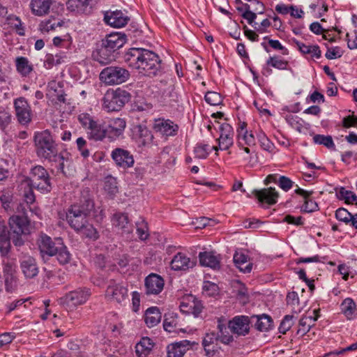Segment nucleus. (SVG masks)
<instances>
[{"instance_id": "f257e3e1", "label": "nucleus", "mask_w": 357, "mask_h": 357, "mask_svg": "<svg viewBox=\"0 0 357 357\" xmlns=\"http://www.w3.org/2000/svg\"><path fill=\"white\" fill-rule=\"evenodd\" d=\"M94 208V202L89 197H84L80 203L72 205L66 213V220L71 228L82 236L97 240L99 234L86 218Z\"/></svg>"}, {"instance_id": "f03ea898", "label": "nucleus", "mask_w": 357, "mask_h": 357, "mask_svg": "<svg viewBox=\"0 0 357 357\" xmlns=\"http://www.w3.org/2000/svg\"><path fill=\"white\" fill-rule=\"evenodd\" d=\"M129 68L147 77H155L161 71V59L153 51L144 48H130L123 56Z\"/></svg>"}, {"instance_id": "7ed1b4c3", "label": "nucleus", "mask_w": 357, "mask_h": 357, "mask_svg": "<svg viewBox=\"0 0 357 357\" xmlns=\"http://www.w3.org/2000/svg\"><path fill=\"white\" fill-rule=\"evenodd\" d=\"M33 143L36 155L43 160H53L58 151L56 136L50 130L36 131L33 135Z\"/></svg>"}, {"instance_id": "20e7f679", "label": "nucleus", "mask_w": 357, "mask_h": 357, "mask_svg": "<svg viewBox=\"0 0 357 357\" xmlns=\"http://www.w3.org/2000/svg\"><path fill=\"white\" fill-rule=\"evenodd\" d=\"M130 99V94L121 88L109 89L104 94L102 108L107 112H119Z\"/></svg>"}, {"instance_id": "39448f33", "label": "nucleus", "mask_w": 357, "mask_h": 357, "mask_svg": "<svg viewBox=\"0 0 357 357\" xmlns=\"http://www.w3.org/2000/svg\"><path fill=\"white\" fill-rule=\"evenodd\" d=\"M78 120L86 130L87 137L95 141H102L107 138L106 123L95 121L90 114L82 113L78 116Z\"/></svg>"}, {"instance_id": "423d86ee", "label": "nucleus", "mask_w": 357, "mask_h": 357, "mask_svg": "<svg viewBox=\"0 0 357 357\" xmlns=\"http://www.w3.org/2000/svg\"><path fill=\"white\" fill-rule=\"evenodd\" d=\"M27 181L33 188L43 194L50 192L52 188L50 174L41 165H36L31 169Z\"/></svg>"}, {"instance_id": "0eeeda50", "label": "nucleus", "mask_w": 357, "mask_h": 357, "mask_svg": "<svg viewBox=\"0 0 357 357\" xmlns=\"http://www.w3.org/2000/svg\"><path fill=\"white\" fill-rule=\"evenodd\" d=\"M130 76V72L126 68L115 66L106 67L102 70L99 78L107 85H115L126 82Z\"/></svg>"}, {"instance_id": "6e6552de", "label": "nucleus", "mask_w": 357, "mask_h": 357, "mask_svg": "<svg viewBox=\"0 0 357 357\" xmlns=\"http://www.w3.org/2000/svg\"><path fill=\"white\" fill-rule=\"evenodd\" d=\"M91 296L86 288H78L67 293L60 298V303L68 310H73L78 305L84 304Z\"/></svg>"}, {"instance_id": "1a4fd4ad", "label": "nucleus", "mask_w": 357, "mask_h": 357, "mask_svg": "<svg viewBox=\"0 0 357 357\" xmlns=\"http://www.w3.org/2000/svg\"><path fill=\"white\" fill-rule=\"evenodd\" d=\"M13 107L17 122L22 126H28L32 120V110L27 100L24 97L14 99Z\"/></svg>"}, {"instance_id": "9d476101", "label": "nucleus", "mask_w": 357, "mask_h": 357, "mask_svg": "<svg viewBox=\"0 0 357 357\" xmlns=\"http://www.w3.org/2000/svg\"><path fill=\"white\" fill-rule=\"evenodd\" d=\"M178 128V126L173 121L165 118L155 119L152 126L153 131L165 139L176 136Z\"/></svg>"}, {"instance_id": "9b49d317", "label": "nucleus", "mask_w": 357, "mask_h": 357, "mask_svg": "<svg viewBox=\"0 0 357 357\" xmlns=\"http://www.w3.org/2000/svg\"><path fill=\"white\" fill-rule=\"evenodd\" d=\"M220 135L217 141L218 146H213L212 149L218 151V150L227 151L234 144V132L233 128L227 123H224L220 126Z\"/></svg>"}, {"instance_id": "f8f14e48", "label": "nucleus", "mask_w": 357, "mask_h": 357, "mask_svg": "<svg viewBox=\"0 0 357 357\" xmlns=\"http://www.w3.org/2000/svg\"><path fill=\"white\" fill-rule=\"evenodd\" d=\"M8 224L11 231L16 236L27 235L31 232V223L26 215H12Z\"/></svg>"}, {"instance_id": "ddd939ff", "label": "nucleus", "mask_w": 357, "mask_h": 357, "mask_svg": "<svg viewBox=\"0 0 357 357\" xmlns=\"http://www.w3.org/2000/svg\"><path fill=\"white\" fill-rule=\"evenodd\" d=\"M111 158L116 167L126 169L133 167L135 160L132 154L123 148H116L111 152Z\"/></svg>"}, {"instance_id": "4468645a", "label": "nucleus", "mask_w": 357, "mask_h": 357, "mask_svg": "<svg viewBox=\"0 0 357 357\" xmlns=\"http://www.w3.org/2000/svg\"><path fill=\"white\" fill-rule=\"evenodd\" d=\"M179 307L182 312L197 317L202 311L203 305L195 296L188 294L182 298Z\"/></svg>"}, {"instance_id": "2eb2a0df", "label": "nucleus", "mask_w": 357, "mask_h": 357, "mask_svg": "<svg viewBox=\"0 0 357 357\" xmlns=\"http://www.w3.org/2000/svg\"><path fill=\"white\" fill-rule=\"evenodd\" d=\"M61 238L56 239L53 241L52 238L45 234L41 233L37 239V245L40 254L43 257L47 255L52 257L56 253L58 248V241Z\"/></svg>"}, {"instance_id": "dca6fc26", "label": "nucleus", "mask_w": 357, "mask_h": 357, "mask_svg": "<svg viewBox=\"0 0 357 357\" xmlns=\"http://www.w3.org/2000/svg\"><path fill=\"white\" fill-rule=\"evenodd\" d=\"M126 127V121L122 118L110 119L106 123L107 139L116 140L123 135Z\"/></svg>"}, {"instance_id": "f3484780", "label": "nucleus", "mask_w": 357, "mask_h": 357, "mask_svg": "<svg viewBox=\"0 0 357 357\" xmlns=\"http://www.w3.org/2000/svg\"><path fill=\"white\" fill-rule=\"evenodd\" d=\"M165 281L158 274L151 273L144 280L145 293L147 295H158L164 289Z\"/></svg>"}, {"instance_id": "a211bd4d", "label": "nucleus", "mask_w": 357, "mask_h": 357, "mask_svg": "<svg viewBox=\"0 0 357 357\" xmlns=\"http://www.w3.org/2000/svg\"><path fill=\"white\" fill-rule=\"evenodd\" d=\"M105 296L117 303H121L127 298L128 289L121 284L111 280L107 287Z\"/></svg>"}, {"instance_id": "6ab92c4d", "label": "nucleus", "mask_w": 357, "mask_h": 357, "mask_svg": "<svg viewBox=\"0 0 357 357\" xmlns=\"http://www.w3.org/2000/svg\"><path fill=\"white\" fill-rule=\"evenodd\" d=\"M252 194L257 199L259 203L267 205H274L277 203L279 197L278 192L275 188L272 187L261 190H254Z\"/></svg>"}, {"instance_id": "aec40b11", "label": "nucleus", "mask_w": 357, "mask_h": 357, "mask_svg": "<svg viewBox=\"0 0 357 357\" xmlns=\"http://www.w3.org/2000/svg\"><path fill=\"white\" fill-rule=\"evenodd\" d=\"M230 331L238 335L245 336L250 331V319L247 316H236L229 321Z\"/></svg>"}, {"instance_id": "412c9836", "label": "nucleus", "mask_w": 357, "mask_h": 357, "mask_svg": "<svg viewBox=\"0 0 357 357\" xmlns=\"http://www.w3.org/2000/svg\"><path fill=\"white\" fill-rule=\"evenodd\" d=\"M105 22L114 28H121L126 26L130 20L127 14L122 10L107 11L105 14Z\"/></svg>"}, {"instance_id": "4be33fe9", "label": "nucleus", "mask_w": 357, "mask_h": 357, "mask_svg": "<svg viewBox=\"0 0 357 357\" xmlns=\"http://www.w3.org/2000/svg\"><path fill=\"white\" fill-rule=\"evenodd\" d=\"M295 193L300 195L302 198L303 205L301 210L305 213H312L319 211V205L312 197V191L305 190L302 188H298L295 190Z\"/></svg>"}, {"instance_id": "5701e85b", "label": "nucleus", "mask_w": 357, "mask_h": 357, "mask_svg": "<svg viewBox=\"0 0 357 357\" xmlns=\"http://www.w3.org/2000/svg\"><path fill=\"white\" fill-rule=\"evenodd\" d=\"M194 266V261L183 252L176 253L170 261L171 268L176 271H186Z\"/></svg>"}, {"instance_id": "b1692460", "label": "nucleus", "mask_w": 357, "mask_h": 357, "mask_svg": "<svg viewBox=\"0 0 357 357\" xmlns=\"http://www.w3.org/2000/svg\"><path fill=\"white\" fill-rule=\"evenodd\" d=\"M20 268L26 278H33L38 273L36 259L30 255H24L20 260Z\"/></svg>"}, {"instance_id": "393cba45", "label": "nucleus", "mask_w": 357, "mask_h": 357, "mask_svg": "<svg viewBox=\"0 0 357 357\" xmlns=\"http://www.w3.org/2000/svg\"><path fill=\"white\" fill-rule=\"evenodd\" d=\"M127 41L126 35L121 32H113L109 34L102 41L109 52H114L122 47Z\"/></svg>"}, {"instance_id": "a878e982", "label": "nucleus", "mask_w": 357, "mask_h": 357, "mask_svg": "<svg viewBox=\"0 0 357 357\" xmlns=\"http://www.w3.org/2000/svg\"><path fill=\"white\" fill-rule=\"evenodd\" d=\"M94 0H68L67 9L76 14H86L91 12Z\"/></svg>"}, {"instance_id": "bb28decb", "label": "nucleus", "mask_w": 357, "mask_h": 357, "mask_svg": "<svg viewBox=\"0 0 357 357\" xmlns=\"http://www.w3.org/2000/svg\"><path fill=\"white\" fill-rule=\"evenodd\" d=\"M192 344L187 340L169 344L167 347V357H183Z\"/></svg>"}, {"instance_id": "cd10ccee", "label": "nucleus", "mask_w": 357, "mask_h": 357, "mask_svg": "<svg viewBox=\"0 0 357 357\" xmlns=\"http://www.w3.org/2000/svg\"><path fill=\"white\" fill-rule=\"evenodd\" d=\"M53 0H31L29 4L31 13L38 17L47 15Z\"/></svg>"}, {"instance_id": "c85d7f7f", "label": "nucleus", "mask_w": 357, "mask_h": 357, "mask_svg": "<svg viewBox=\"0 0 357 357\" xmlns=\"http://www.w3.org/2000/svg\"><path fill=\"white\" fill-rule=\"evenodd\" d=\"M112 225L121 229L123 233L130 234L132 231V226L126 213H116L112 218Z\"/></svg>"}, {"instance_id": "c756f323", "label": "nucleus", "mask_w": 357, "mask_h": 357, "mask_svg": "<svg viewBox=\"0 0 357 357\" xmlns=\"http://www.w3.org/2000/svg\"><path fill=\"white\" fill-rule=\"evenodd\" d=\"M199 259L202 266L210 267L214 270H218L220 267V257L215 255L213 252H200Z\"/></svg>"}, {"instance_id": "7c9ffc66", "label": "nucleus", "mask_w": 357, "mask_h": 357, "mask_svg": "<svg viewBox=\"0 0 357 357\" xmlns=\"http://www.w3.org/2000/svg\"><path fill=\"white\" fill-rule=\"evenodd\" d=\"M17 72L24 77H29L33 70V65L24 56H17L15 61Z\"/></svg>"}, {"instance_id": "2f4dec72", "label": "nucleus", "mask_w": 357, "mask_h": 357, "mask_svg": "<svg viewBox=\"0 0 357 357\" xmlns=\"http://www.w3.org/2000/svg\"><path fill=\"white\" fill-rule=\"evenodd\" d=\"M161 318V312L157 307L148 308L144 314V321L149 328L158 325L160 322Z\"/></svg>"}, {"instance_id": "473e14b6", "label": "nucleus", "mask_w": 357, "mask_h": 357, "mask_svg": "<svg viewBox=\"0 0 357 357\" xmlns=\"http://www.w3.org/2000/svg\"><path fill=\"white\" fill-rule=\"evenodd\" d=\"M233 259L235 265L241 272L250 273L251 271L252 264L248 261V256L242 251L236 252Z\"/></svg>"}, {"instance_id": "72a5a7b5", "label": "nucleus", "mask_w": 357, "mask_h": 357, "mask_svg": "<svg viewBox=\"0 0 357 357\" xmlns=\"http://www.w3.org/2000/svg\"><path fill=\"white\" fill-rule=\"evenodd\" d=\"M295 45L303 54H309L312 59H319L321 56V51L317 45H307L297 40H294Z\"/></svg>"}, {"instance_id": "f704fd0d", "label": "nucleus", "mask_w": 357, "mask_h": 357, "mask_svg": "<svg viewBox=\"0 0 357 357\" xmlns=\"http://www.w3.org/2000/svg\"><path fill=\"white\" fill-rule=\"evenodd\" d=\"M153 345V342L149 337H142L135 346L137 356L138 357H147L151 353Z\"/></svg>"}, {"instance_id": "c9c22d12", "label": "nucleus", "mask_w": 357, "mask_h": 357, "mask_svg": "<svg viewBox=\"0 0 357 357\" xmlns=\"http://www.w3.org/2000/svg\"><path fill=\"white\" fill-rule=\"evenodd\" d=\"M342 312L349 319H354L357 314L356 305L353 299L350 298H345L340 305Z\"/></svg>"}, {"instance_id": "e433bc0d", "label": "nucleus", "mask_w": 357, "mask_h": 357, "mask_svg": "<svg viewBox=\"0 0 357 357\" xmlns=\"http://www.w3.org/2000/svg\"><path fill=\"white\" fill-rule=\"evenodd\" d=\"M319 315L312 318L311 316H305L302 317L298 323L297 334L300 336L305 335L314 325V323L318 319Z\"/></svg>"}, {"instance_id": "4c0bfd02", "label": "nucleus", "mask_w": 357, "mask_h": 357, "mask_svg": "<svg viewBox=\"0 0 357 357\" xmlns=\"http://www.w3.org/2000/svg\"><path fill=\"white\" fill-rule=\"evenodd\" d=\"M61 264H66L70 262L71 255L62 240L58 241V248L55 255Z\"/></svg>"}, {"instance_id": "58836bf2", "label": "nucleus", "mask_w": 357, "mask_h": 357, "mask_svg": "<svg viewBox=\"0 0 357 357\" xmlns=\"http://www.w3.org/2000/svg\"><path fill=\"white\" fill-rule=\"evenodd\" d=\"M252 319H256L255 326L259 331H266L272 326V319L270 316L263 314L252 317Z\"/></svg>"}, {"instance_id": "ea45409f", "label": "nucleus", "mask_w": 357, "mask_h": 357, "mask_svg": "<svg viewBox=\"0 0 357 357\" xmlns=\"http://www.w3.org/2000/svg\"><path fill=\"white\" fill-rule=\"evenodd\" d=\"M113 52H109L105 45L102 44L101 48L93 54L95 59L102 65L111 62L114 59Z\"/></svg>"}, {"instance_id": "a19ab883", "label": "nucleus", "mask_w": 357, "mask_h": 357, "mask_svg": "<svg viewBox=\"0 0 357 357\" xmlns=\"http://www.w3.org/2000/svg\"><path fill=\"white\" fill-rule=\"evenodd\" d=\"M66 59V56L61 53L56 54H47L44 61V66L47 69H50L53 66L60 65L65 62Z\"/></svg>"}, {"instance_id": "79ce46f5", "label": "nucleus", "mask_w": 357, "mask_h": 357, "mask_svg": "<svg viewBox=\"0 0 357 357\" xmlns=\"http://www.w3.org/2000/svg\"><path fill=\"white\" fill-rule=\"evenodd\" d=\"M178 314L176 313H168L165 314L163 321V328L169 333L174 332L178 329Z\"/></svg>"}, {"instance_id": "37998d69", "label": "nucleus", "mask_w": 357, "mask_h": 357, "mask_svg": "<svg viewBox=\"0 0 357 357\" xmlns=\"http://www.w3.org/2000/svg\"><path fill=\"white\" fill-rule=\"evenodd\" d=\"M6 20L7 23L15 29L17 34L20 36L25 35L24 26H23L22 22L19 17L14 15H10L8 16Z\"/></svg>"}, {"instance_id": "c03bdc74", "label": "nucleus", "mask_w": 357, "mask_h": 357, "mask_svg": "<svg viewBox=\"0 0 357 357\" xmlns=\"http://www.w3.org/2000/svg\"><path fill=\"white\" fill-rule=\"evenodd\" d=\"M266 64L278 70H289V62L278 56H270L266 61Z\"/></svg>"}, {"instance_id": "a18cd8bd", "label": "nucleus", "mask_w": 357, "mask_h": 357, "mask_svg": "<svg viewBox=\"0 0 357 357\" xmlns=\"http://www.w3.org/2000/svg\"><path fill=\"white\" fill-rule=\"evenodd\" d=\"M3 275L16 274V260L10 257L2 258Z\"/></svg>"}, {"instance_id": "49530a36", "label": "nucleus", "mask_w": 357, "mask_h": 357, "mask_svg": "<svg viewBox=\"0 0 357 357\" xmlns=\"http://www.w3.org/2000/svg\"><path fill=\"white\" fill-rule=\"evenodd\" d=\"M212 150V146L208 144L198 143L194 148L195 157L198 159H206Z\"/></svg>"}, {"instance_id": "de8ad7c7", "label": "nucleus", "mask_w": 357, "mask_h": 357, "mask_svg": "<svg viewBox=\"0 0 357 357\" xmlns=\"http://www.w3.org/2000/svg\"><path fill=\"white\" fill-rule=\"evenodd\" d=\"M238 146H243L248 145L250 146L255 144V138L252 133L248 132V131L241 130L240 134H238Z\"/></svg>"}, {"instance_id": "09e8293b", "label": "nucleus", "mask_w": 357, "mask_h": 357, "mask_svg": "<svg viewBox=\"0 0 357 357\" xmlns=\"http://www.w3.org/2000/svg\"><path fill=\"white\" fill-rule=\"evenodd\" d=\"M339 199L344 200L347 204H353L357 202L356 195L351 190H346L344 188H341L337 192Z\"/></svg>"}, {"instance_id": "8fccbe9b", "label": "nucleus", "mask_w": 357, "mask_h": 357, "mask_svg": "<svg viewBox=\"0 0 357 357\" xmlns=\"http://www.w3.org/2000/svg\"><path fill=\"white\" fill-rule=\"evenodd\" d=\"M139 132V143L142 146L149 145L153 139V135L151 132L146 127L139 126L138 128Z\"/></svg>"}, {"instance_id": "3c124183", "label": "nucleus", "mask_w": 357, "mask_h": 357, "mask_svg": "<svg viewBox=\"0 0 357 357\" xmlns=\"http://www.w3.org/2000/svg\"><path fill=\"white\" fill-rule=\"evenodd\" d=\"M63 22L60 21L56 22L54 18H50L42 21L39 24V30L43 33H48L54 30L57 26H61Z\"/></svg>"}, {"instance_id": "603ef678", "label": "nucleus", "mask_w": 357, "mask_h": 357, "mask_svg": "<svg viewBox=\"0 0 357 357\" xmlns=\"http://www.w3.org/2000/svg\"><path fill=\"white\" fill-rule=\"evenodd\" d=\"M313 142L317 144L324 145L328 149H335V148L333 138L330 135H314Z\"/></svg>"}, {"instance_id": "864d4df0", "label": "nucleus", "mask_w": 357, "mask_h": 357, "mask_svg": "<svg viewBox=\"0 0 357 357\" xmlns=\"http://www.w3.org/2000/svg\"><path fill=\"white\" fill-rule=\"evenodd\" d=\"M218 328L219 330V333L216 335L218 341L225 344H229L233 342V336L227 333V328L224 325L219 324Z\"/></svg>"}, {"instance_id": "5fc2aeb1", "label": "nucleus", "mask_w": 357, "mask_h": 357, "mask_svg": "<svg viewBox=\"0 0 357 357\" xmlns=\"http://www.w3.org/2000/svg\"><path fill=\"white\" fill-rule=\"evenodd\" d=\"M264 39L268 40V45L274 50L279 51L281 54L287 56L289 54V50L286 47L283 46L278 40L271 39L268 36H265Z\"/></svg>"}, {"instance_id": "6e6d98bb", "label": "nucleus", "mask_w": 357, "mask_h": 357, "mask_svg": "<svg viewBox=\"0 0 357 357\" xmlns=\"http://www.w3.org/2000/svg\"><path fill=\"white\" fill-rule=\"evenodd\" d=\"M204 99L208 104L213 106L219 105L222 102L220 94L215 91H208L205 94Z\"/></svg>"}, {"instance_id": "4d7b16f0", "label": "nucleus", "mask_w": 357, "mask_h": 357, "mask_svg": "<svg viewBox=\"0 0 357 357\" xmlns=\"http://www.w3.org/2000/svg\"><path fill=\"white\" fill-rule=\"evenodd\" d=\"M24 185H27L28 187L27 190H25L23 193L24 201L27 205L31 204L35 202L36 199L33 189L29 186V183L28 181H26V180L22 182L21 188H22Z\"/></svg>"}, {"instance_id": "13d9d810", "label": "nucleus", "mask_w": 357, "mask_h": 357, "mask_svg": "<svg viewBox=\"0 0 357 357\" xmlns=\"http://www.w3.org/2000/svg\"><path fill=\"white\" fill-rule=\"evenodd\" d=\"M203 293L208 296H214L219 292L218 286L212 282L204 281L203 284Z\"/></svg>"}, {"instance_id": "bf43d9fd", "label": "nucleus", "mask_w": 357, "mask_h": 357, "mask_svg": "<svg viewBox=\"0 0 357 357\" xmlns=\"http://www.w3.org/2000/svg\"><path fill=\"white\" fill-rule=\"evenodd\" d=\"M285 120L292 128L301 130L303 128V121L296 115L289 114L286 116Z\"/></svg>"}, {"instance_id": "052dcab7", "label": "nucleus", "mask_w": 357, "mask_h": 357, "mask_svg": "<svg viewBox=\"0 0 357 357\" xmlns=\"http://www.w3.org/2000/svg\"><path fill=\"white\" fill-rule=\"evenodd\" d=\"M294 316L286 315L283 318L279 326V331L282 334H285L294 325Z\"/></svg>"}, {"instance_id": "680f3d73", "label": "nucleus", "mask_w": 357, "mask_h": 357, "mask_svg": "<svg viewBox=\"0 0 357 357\" xmlns=\"http://www.w3.org/2000/svg\"><path fill=\"white\" fill-rule=\"evenodd\" d=\"M5 280V287L8 292L14 291L17 286V280L16 275H3Z\"/></svg>"}, {"instance_id": "e2e57ef3", "label": "nucleus", "mask_w": 357, "mask_h": 357, "mask_svg": "<svg viewBox=\"0 0 357 357\" xmlns=\"http://www.w3.org/2000/svg\"><path fill=\"white\" fill-rule=\"evenodd\" d=\"M136 226L137 234L139 238L142 241L146 240L149 236L148 232L147 223L144 221V220H142L141 221L136 223Z\"/></svg>"}, {"instance_id": "0e129e2a", "label": "nucleus", "mask_w": 357, "mask_h": 357, "mask_svg": "<svg viewBox=\"0 0 357 357\" xmlns=\"http://www.w3.org/2000/svg\"><path fill=\"white\" fill-rule=\"evenodd\" d=\"M49 162H54L56 165V168L59 171L65 174L64 167H65V162H67L66 158L63 153H59V151L56 153V157L53 160H47Z\"/></svg>"}, {"instance_id": "69168bd1", "label": "nucleus", "mask_w": 357, "mask_h": 357, "mask_svg": "<svg viewBox=\"0 0 357 357\" xmlns=\"http://www.w3.org/2000/svg\"><path fill=\"white\" fill-rule=\"evenodd\" d=\"M287 303L291 305L294 310L300 312V308L296 309L299 305L298 295L296 291L289 292L287 295Z\"/></svg>"}, {"instance_id": "338daca9", "label": "nucleus", "mask_w": 357, "mask_h": 357, "mask_svg": "<svg viewBox=\"0 0 357 357\" xmlns=\"http://www.w3.org/2000/svg\"><path fill=\"white\" fill-rule=\"evenodd\" d=\"M77 147L80 152L81 155L84 158H86L89 156L90 153L89 149L86 147V141L83 137H80L76 140Z\"/></svg>"}, {"instance_id": "774afa93", "label": "nucleus", "mask_w": 357, "mask_h": 357, "mask_svg": "<svg viewBox=\"0 0 357 357\" xmlns=\"http://www.w3.org/2000/svg\"><path fill=\"white\" fill-rule=\"evenodd\" d=\"M278 185L284 191H289L294 185V182L288 177L280 175Z\"/></svg>"}]
</instances>
